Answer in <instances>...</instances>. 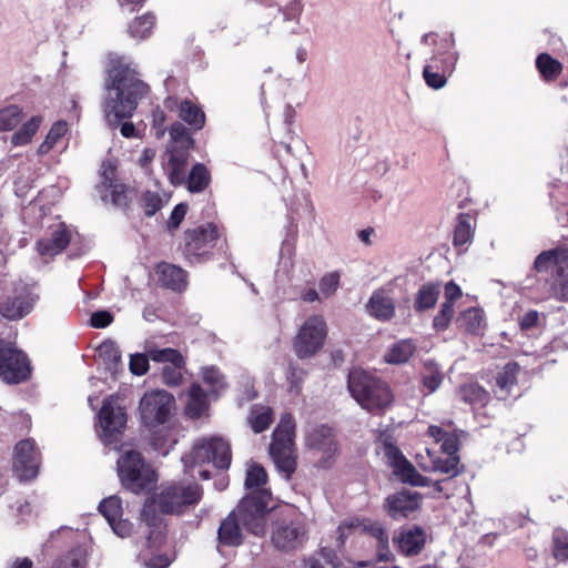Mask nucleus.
<instances>
[{
	"mask_svg": "<svg viewBox=\"0 0 568 568\" xmlns=\"http://www.w3.org/2000/svg\"><path fill=\"white\" fill-rule=\"evenodd\" d=\"M351 534H368L377 541V557L379 561H388L393 555L388 548V534L383 525L368 518H354L338 526V541L344 545Z\"/></svg>",
	"mask_w": 568,
	"mask_h": 568,
	"instance_id": "nucleus-13",
	"label": "nucleus"
},
{
	"mask_svg": "<svg viewBox=\"0 0 568 568\" xmlns=\"http://www.w3.org/2000/svg\"><path fill=\"white\" fill-rule=\"evenodd\" d=\"M455 310L453 306L448 304H442L439 312L433 320V327L437 332H443L448 328L452 318L454 316Z\"/></svg>",
	"mask_w": 568,
	"mask_h": 568,
	"instance_id": "nucleus-56",
	"label": "nucleus"
},
{
	"mask_svg": "<svg viewBox=\"0 0 568 568\" xmlns=\"http://www.w3.org/2000/svg\"><path fill=\"white\" fill-rule=\"evenodd\" d=\"M519 369L520 367L517 363L510 362L506 364L500 372L497 373L496 385L500 392V397H505L510 393L513 386L517 382Z\"/></svg>",
	"mask_w": 568,
	"mask_h": 568,
	"instance_id": "nucleus-41",
	"label": "nucleus"
},
{
	"mask_svg": "<svg viewBox=\"0 0 568 568\" xmlns=\"http://www.w3.org/2000/svg\"><path fill=\"white\" fill-rule=\"evenodd\" d=\"M170 135L173 140V143L171 145L185 148L187 150L192 142L186 129L179 123L172 125L170 130Z\"/></svg>",
	"mask_w": 568,
	"mask_h": 568,
	"instance_id": "nucleus-59",
	"label": "nucleus"
},
{
	"mask_svg": "<svg viewBox=\"0 0 568 568\" xmlns=\"http://www.w3.org/2000/svg\"><path fill=\"white\" fill-rule=\"evenodd\" d=\"M143 348L155 363L185 366V359L178 349L171 347L160 348L151 338L144 341Z\"/></svg>",
	"mask_w": 568,
	"mask_h": 568,
	"instance_id": "nucleus-33",
	"label": "nucleus"
},
{
	"mask_svg": "<svg viewBox=\"0 0 568 568\" xmlns=\"http://www.w3.org/2000/svg\"><path fill=\"white\" fill-rule=\"evenodd\" d=\"M422 382L423 386L429 394L434 393L440 386L443 382V374L437 365L433 363H425Z\"/></svg>",
	"mask_w": 568,
	"mask_h": 568,
	"instance_id": "nucleus-51",
	"label": "nucleus"
},
{
	"mask_svg": "<svg viewBox=\"0 0 568 568\" xmlns=\"http://www.w3.org/2000/svg\"><path fill=\"white\" fill-rule=\"evenodd\" d=\"M150 444L155 452L166 456L179 439V428L175 425L166 423L151 430Z\"/></svg>",
	"mask_w": 568,
	"mask_h": 568,
	"instance_id": "nucleus-25",
	"label": "nucleus"
},
{
	"mask_svg": "<svg viewBox=\"0 0 568 568\" xmlns=\"http://www.w3.org/2000/svg\"><path fill=\"white\" fill-rule=\"evenodd\" d=\"M105 89L108 98L104 112L110 125H116L122 119L131 118L136 109L138 99L148 92V85L136 79L135 73L128 67L112 68Z\"/></svg>",
	"mask_w": 568,
	"mask_h": 568,
	"instance_id": "nucleus-1",
	"label": "nucleus"
},
{
	"mask_svg": "<svg viewBox=\"0 0 568 568\" xmlns=\"http://www.w3.org/2000/svg\"><path fill=\"white\" fill-rule=\"evenodd\" d=\"M436 457L430 449L425 448L424 452L416 454V463L424 471H433L435 469Z\"/></svg>",
	"mask_w": 568,
	"mask_h": 568,
	"instance_id": "nucleus-63",
	"label": "nucleus"
},
{
	"mask_svg": "<svg viewBox=\"0 0 568 568\" xmlns=\"http://www.w3.org/2000/svg\"><path fill=\"white\" fill-rule=\"evenodd\" d=\"M456 324L464 332L478 335L486 326L485 313L478 306L468 307L458 314Z\"/></svg>",
	"mask_w": 568,
	"mask_h": 568,
	"instance_id": "nucleus-31",
	"label": "nucleus"
},
{
	"mask_svg": "<svg viewBox=\"0 0 568 568\" xmlns=\"http://www.w3.org/2000/svg\"><path fill=\"white\" fill-rule=\"evenodd\" d=\"M427 434L435 439L437 443H442V450L447 456H457L459 449V436L453 424L449 422L445 427L430 425Z\"/></svg>",
	"mask_w": 568,
	"mask_h": 568,
	"instance_id": "nucleus-27",
	"label": "nucleus"
},
{
	"mask_svg": "<svg viewBox=\"0 0 568 568\" xmlns=\"http://www.w3.org/2000/svg\"><path fill=\"white\" fill-rule=\"evenodd\" d=\"M458 396L463 402L469 404L475 412L484 408L490 399L489 393L475 383L462 386Z\"/></svg>",
	"mask_w": 568,
	"mask_h": 568,
	"instance_id": "nucleus-35",
	"label": "nucleus"
},
{
	"mask_svg": "<svg viewBox=\"0 0 568 568\" xmlns=\"http://www.w3.org/2000/svg\"><path fill=\"white\" fill-rule=\"evenodd\" d=\"M347 387L358 405L369 413L381 414L394 400V395L385 382L362 369L351 371Z\"/></svg>",
	"mask_w": 568,
	"mask_h": 568,
	"instance_id": "nucleus-3",
	"label": "nucleus"
},
{
	"mask_svg": "<svg viewBox=\"0 0 568 568\" xmlns=\"http://www.w3.org/2000/svg\"><path fill=\"white\" fill-rule=\"evenodd\" d=\"M367 311L373 317L386 322L394 317L395 304L385 290H377L367 303Z\"/></svg>",
	"mask_w": 568,
	"mask_h": 568,
	"instance_id": "nucleus-28",
	"label": "nucleus"
},
{
	"mask_svg": "<svg viewBox=\"0 0 568 568\" xmlns=\"http://www.w3.org/2000/svg\"><path fill=\"white\" fill-rule=\"evenodd\" d=\"M454 47L455 41L452 36L440 39L436 52L424 67L423 75L428 87L438 90L446 84L447 77L453 73L458 60V53Z\"/></svg>",
	"mask_w": 568,
	"mask_h": 568,
	"instance_id": "nucleus-11",
	"label": "nucleus"
},
{
	"mask_svg": "<svg viewBox=\"0 0 568 568\" xmlns=\"http://www.w3.org/2000/svg\"><path fill=\"white\" fill-rule=\"evenodd\" d=\"M142 205L146 215H154L163 206V200L156 192H145L142 196Z\"/></svg>",
	"mask_w": 568,
	"mask_h": 568,
	"instance_id": "nucleus-58",
	"label": "nucleus"
},
{
	"mask_svg": "<svg viewBox=\"0 0 568 568\" xmlns=\"http://www.w3.org/2000/svg\"><path fill=\"white\" fill-rule=\"evenodd\" d=\"M41 463L40 453L32 439L20 440L13 452V471L21 480L34 479Z\"/></svg>",
	"mask_w": 568,
	"mask_h": 568,
	"instance_id": "nucleus-17",
	"label": "nucleus"
},
{
	"mask_svg": "<svg viewBox=\"0 0 568 568\" xmlns=\"http://www.w3.org/2000/svg\"><path fill=\"white\" fill-rule=\"evenodd\" d=\"M425 530L419 527L403 529L398 536L394 538V542L398 550L405 556L419 554L425 546Z\"/></svg>",
	"mask_w": 568,
	"mask_h": 568,
	"instance_id": "nucleus-24",
	"label": "nucleus"
},
{
	"mask_svg": "<svg viewBox=\"0 0 568 568\" xmlns=\"http://www.w3.org/2000/svg\"><path fill=\"white\" fill-rule=\"evenodd\" d=\"M116 166L111 160H106L101 165V182L98 186H105L109 183L116 182Z\"/></svg>",
	"mask_w": 568,
	"mask_h": 568,
	"instance_id": "nucleus-61",
	"label": "nucleus"
},
{
	"mask_svg": "<svg viewBox=\"0 0 568 568\" xmlns=\"http://www.w3.org/2000/svg\"><path fill=\"white\" fill-rule=\"evenodd\" d=\"M534 268L538 273H550L551 282L545 286L541 300L550 297L568 301V251L557 247L541 252L535 260Z\"/></svg>",
	"mask_w": 568,
	"mask_h": 568,
	"instance_id": "nucleus-4",
	"label": "nucleus"
},
{
	"mask_svg": "<svg viewBox=\"0 0 568 568\" xmlns=\"http://www.w3.org/2000/svg\"><path fill=\"white\" fill-rule=\"evenodd\" d=\"M158 281L162 286L173 291H182L186 286L185 272L169 263H160L156 266Z\"/></svg>",
	"mask_w": 568,
	"mask_h": 568,
	"instance_id": "nucleus-30",
	"label": "nucleus"
},
{
	"mask_svg": "<svg viewBox=\"0 0 568 568\" xmlns=\"http://www.w3.org/2000/svg\"><path fill=\"white\" fill-rule=\"evenodd\" d=\"M267 509L264 496H246L241 500L233 513H237L236 517L239 521L250 532L255 536H263L266 531L265 516Z\"/></svg>",
	"mask_w": 568,
	"mask_h": 568,
	"instance_id": "nucleus-16",
	"label": "nucleus"
},
{
	"mask_svg": "<svg viewBox=\"0 0 568 568\" xmlns=\"http://www.w3.org/2000/svg\"><path fill=\"white\" fill-rule=\"evenodd\" d=\"M68 131L69 126L65 121H57L53 123L44 141L39 145L38 154L44 155L49 153L54 148V145H57L58 142L68 133Z\"/></svg>",
	"mask_w": 568,
	"mask_h": 568,
	"instance_id": "nucleus-46",
	"label": "nucleus"
},
{
	"mask_svg": "<svg viewBox=\"0 0 568 568\" xmlns=\"http://www.w3.org/2000/svg\"><path fill=\"white\" fill-rule=\"evenodd\" d=\"M302 12H303L302 3L298 1H293V2L288 3L283 10L284 21L294 22V23L298 24L301 21Z\"/></svg>",
	"mask_w": 568,
	"mask_h": 568,
	"instance_id": "nucleus-62",
	"label": "nucleus"
},
{
	"mask_svg": "<svg viewBox=\"0 0 568 568\" xmlns=\"http://www.w3.org/2000/svg\"><path fill=\"white\" fill-rule=\"evenodd\" d=\"M0 378L8 384H19L31 375L30 362L24 353L8 345L6 356L0 363Z\"/></svg>",
	"mask_w": 568,
	"mask_h": 568,
	"instance_id": "nucleus-18",
	"label": "nucleus"
},
{
	"mask_svg": "<svg viewBox=\"0 0 568 568\" xmlns=\"http://www.w3.org/2000/svg\"><path fill=\"white\" fill-rule=\"evenodd\" d=\"M150 356L144 353H135L130 355L129 368L133 375L142 376L149 371Z\"/></svg>",
	"mask_w": 568,
	"mask_h": 568,
	"instance_id": "nucleus-54",
	"label": "nucleus"
},
{
	"mask_svg": "<svg viewBox=\"0 0 568 568\" xmlns=\"http://www.w3.org/2000/svg\"><path fill=\"white\" fill-rule=\"evenodd\" d=\"M213 396L204 390L200 384H192L187 390V400L185 405V414L191 418H199L204 415L209 408Z\"/></svg>",
	"mask_w": 568,
	"mask_h": 568,
	"instance_id": "nucleus-26",
	"label": "nucleus"
},
{
	"mask_svg": "<svg viewBox=\"0 0 568 568\" xmlns=\"http://www.w3.org/2000/svg\"><path fill=\"white\" fill-rule=\"evenodd\" d=\"M306 538L303 521L296 515L295 509L288 508L285 518L277 524L272 534L274 546L282 550H292L300 547Z\"/></svg>",
	"mask_w": 568,
	"mask_h": 568,
	"instance_id": "nucleus-15",
	"label": "nucleus"
},
{
	"mask_svg": "<svg viewBox=\"0 0 568 568\" xmlns=\"http://www.w3.org/2000/svg\"><path fill=\"white\" fill-rule=\"evenodd\" d=\"M219 237L217 227L206 224L186 233L185 254L189 257H204Z\"/></svg>",
	"mask_w": 568,
	"mask_h": 568,
	"instance_id": "nucleus-19",
	"label": "nucleus"
},
{
	"mask_svg": "<svg viewBox=\"0 0 568 568\" xmlns=\"http://www.w3.org/2000/svg\"><path fill=\"white\" fill-rule=\"evenodd\" d=\"M536 67L546 81H552L562 71V64L548 53H540L536 59Z\"/></svg>",
	"mask_w": 568,
	"mask_h": 568,
	"instance_id": "nucleus-47",
	"label": "nucleus"
},
{
	"mask_svg": "<svg viewBox=\"0 0 568 568\" xmlns=\"http://www.w3.org/2000/svg\"><path fill=\"white\" fill-rule=\"evenodd\" d=\"M376 444L377 453L383 455L386 464L393 469L394 475L402 483L420 487L429 485V479L422 476L413 464L403 455L390 432H379Z\"/></svg>",
	"mask_w": 568,
	"mask_h": 568,
	"instance_id": "nucleus-7",
	"label": "nucleus"
},
{
	"mask_svg": "<svg viewBox=\"0 0 568 568\" xmlns=\"http://www.w3.org/2000/svg\"><path fill=\"white\" fill-rule=\"evenodd\" d=\"M474 229V219L469 214H459L454 230V246L459 247L460 251L466 250L465 246L473 240Z\"/></svg>",
	"mask_w": 568,
	"mask_h": 568,
	"instance_id": "nucleus-38",
	"label": "nucleus"
},
{
	"mask_svg": "<svg viewBox=\"0 0 568 568\" xmlns=\"http://www.w3.org/2000/svg\"><path fill=\"white\" fill-rule=\"evenodd\" d=\"M266 471L260 465H252L246 473L245 486L248 489L260 487L266 483Z\"/></svg>",
	"mask_w": 568,
	"mask_h": 568,
	"instance_id": "nucleus-57",
	"label": "nucleus"
},
{
	"mask_svg": "<svg viewBox=\"0 0 568 568\" xmlns=\"http://www.w3.org/2000/svg\"><path fill=\"white\" fill-rule=\"evenodd\" d=\"M88 551L85 547L78 546L58 557L50 568H87Z\"/></svg>",
	"mask_w": 568,
	"mask_h": 568,
	"instance_id": "nucleus-39",
	"label": "nucleus"
},
{
	"mask_svg": "<svg viewBox=\"0 0 568 568\" xmlns=\"http://www.w3.org/2000/svg\"><path fill=\"white\" fill-rule=\"evenodd\" d=\"M126 425V414L123 407L118 403V398L111 396L103 402L99 412V436L106 444L118 442Z\"/></svg>",
	"mask_w": 568,
	"mask_h": 568,
	"instance_id": "nucleus-14",
	"label": "nucleus"
},
{
	"mask_svg": "<svg viewBox=\"0 0 568 568\" xmlns=\"http://www.w3.org/2000/svg\"><path fill=\"white\" fill-rule=\"evenodd\" d=\"M184 366L165 365L162 369L163 383L168 386H178L182 381V371Z\"/></svg>",
	"mask_w": 568,
	"mask_h": 568,
	"instance_id": "nucleus-60",
	"label": "nucleus"
},
{
	"mask_svg": "<svg viewBox=\"0 0 568 568\" xmlns=\"http://www.w3.org/2000/svg\"><path fill=\"white\" fill-rule=\"evenodd\" d=\"M294 436V418L291 414H284L273 432L270 455L277 470L286 480L291 479L297 466Z\"/></svg>",
	"mask_w": 568,
	"mask_h": 568,
	"instance_id": "nucleus-5",
	"label": "nucleus"
},
{
	"mask_svg": "<svg viewBox=\"0 0 568 568\" xmlns=\"http://www.w3.org/2000/svg\"><path fill=\"white\" fill-rule=\"evenodd\" d=\"M305 445L323 454V466H326L337 452L333 429L327 426H315L310 429L305 436Z\"/></svg>",
	"mask_w": 568,
	"mask_h": 568,
	"instance_id": "nucleus-23",
	"label": "nucleus"
},
{
	"mask_svg": "<svg viewBox=\"0 0 568 568\" xmlns=\"http://www.w3.org/2000/svg\"><path fill=\"white\" fill-rule=\"evenodd\" d=\"M341 275L338 272H331L325 274L320 281L321 294L327 298L331 297L339 286Z\"/></svg>",
	"mask_w": 568,
	"mask_h": 568,
	"instance_id": "nucleus-55",
	"label": "nucleus"
},
{
	"mask_svg": "<svg viewBox=\"0 0 568 568\" xmlns=\"http://www.w3.org/2000/svg\"><path fill=\"white\" fill-rule=\"evenodd\" d=\"M203 384L207 387L210 395L216 399L227 387L224 375L215 366L203 367L200 372Z\"/></svg>",
	"mask_w": 568,
	"mask_h": 568,
	"instance_id": "nucleus-37",
	"label": "nucleus"
},
{
	"mask_svg": "<svg viewBox=\"0 0 568 568\" xmlns=\"http://www.w3.org/2000/svg\"><path fill=\"white\" fill-rule=\"evenodd\" d=\"M99 510L108 523H113L115 519L122 517L121 499L118 496H110L100 503Z\"/></svg>",
	"mask_w": 568,
	"mask_h": 568,
	"instance_id": "nucleus-50",
	"label": "nucleus"
},
{
	"mask_svg": "<svg viewBox=\"0 0 568 568\" xmlns=\"http://www.w3.org/2000/svg\"><path fill=\"white\" fill-rule=\"evenodd\" d=\"M178 105L179 116L193 126L195 130L203 128L205 123V115L203 111L195 105L192 101L183 100L179 104L175 99L169 98L165 100V106L173 110Z\"/></svg>",
	"mask_w": 568,
	"mask_h": 568,
	"instance_id": "nucleus-29",
	"label": "nucleus"
},
{
	"mask_svg": "<svg viewBox=\"0 0 568 568\" xmlns=\"http://www.w3.org/2000/svg\"><path fill=\"white\" fill-rule=\"evenodd\" d=\"M189 160V152L185 148L170 145L162 158V168L171 184L181 185L185 183V170Z\"/></svg>",
	"mask_w": 568,
	"mask_h": 568,
	"instance_id": "nucleus-21",
	"label": "nucleus"
},
{
	"mask_svg": "<svg viewBox=\"0 0 568 568\" xmlns=\"http://www.w3.org/2000/svg\"><path fill=\"white\" fill-rule=\"evenodd\" d=\"M118 471L122 485L134 494L151 488L158 480L155 471L134 450H129L120 457Z\"/></svg>",
	"mask_w": 568,
	"mask_h": 568,
	"instance_id": "nucleus-10",
	"label": "nucleus"
},
{
	"mask_svg": "<svg viewBox=\"0 0 568 568\" xmlns=\"http://www.w3.org/2000/svg\"><path fill=\"white\" fill-rule=\"evenodd\" d=\"M36 298L31 286L22 281L6 278L0 282V314L8 320H19L27 315Z\"/></svg>",
	"mask_w": 568,
	"mask_h": 568,
	"instance_id": "nucleus-9",
	"label": "nucleus"
},
{
	"mask_svg": "<svg viewBox=\"0 0 568 568\" xmlns=\"http://www.w3.org/2000/svg\"><path fill=\"white\" fill-rule=\"evenodd\" d=\"M70 232L64 224H58L36 243L38 254L50 260L60 254L70 243Z\"/></svg>",
	"mask_w": 568,
	"mask_h": 568,
	"instance_id": "nucleus-22",
	"label": "nucleus"
},
{
	"mask_svg": "<svg viewBox=\"0 0 568 568\" xmlns=\"http://www.w3.org/2000/svg\"><path fill=\"white\" fill-rule=\"evenodd\" d=\"M210 181V172L202 163L193 165L187 179L185 178L187 190L192 193H199L205 190L209 186Z\"/></svg>",
	"mask_w": 568,
	"mask_h": 568,
	"instance_id": "nucleus-42",
	"label": "nucleus"
},
{
	"mask_svg": "<svg viewBox=\"0 0 568 568\" xmlns=\"http://www.w3.org/2000/svg\"><path fill=\"white\" fill-rule=\"evenodd\" d=\"M23 110L17 104H9L0 109V132H10L22 122Z\"/></svg>",
	"mask_w": 568,
	"mask_h": 568,
	"instance_id": "nucleus-44",
	"label": "nucleus"
},
{
	"mask_svg": "<svg viewBox=\"0 0 568 568\" xmlns=\"http://www.w3.org/2000/svg\"><path fill=\"white\" fill-rule=\"evenodd\" d=\"M203 491L197 484H172L164 487L161 493L152 499L145 501L141 517L150 527H155L149 536V540L161 541L162 530L161 520L155 514L159 508L162 514H182L189 507L200 503Z\"/></svg>",
	"mask_w": 568,
	"mask_h": 568,
	"instance_id": "nucleus-2",
	"label": "nucleus"
},
{
	"mask_svg": "<svg viewBox=\"0 0 568 568\" xmlns=\"http://www.w3.org/2000/svg\"><path fill=\"white\" fill-rule=\"evenodd\" d=\"M460 287L453 281L448 282L444 287L445 301L443 304H448L454 307L455 301L462 296Z\"/></svg>",
	"mask_w": 568,
	"mask_h": 568,
	"instance_id": "nucleus-64",
	"label": "nucleus"
},
{
	"mask_svg": "<svg viewBox=\"0 0 568 568\" xmlns=\"http://www.w3.org/2000/svg\"><path fill=\"white\" fill-rule=\"evenodd\" d=\"M43 122L41 115H33L11 135L10 143L12 146H23L29 144Z\"/></svg>",
	"mask_w": 568,
	"mask_h": 568,
	"instance_id": "nucleus-36",
	"label": "nucleus"
},
{
	"mask_svg": "<svg viewBox=\"0 0 568 568\" xmlns=\"http://www.w3.org/2000/svg\"><path fill=\"white\" fill-rule=\"evenodd\" d=\"M328 335L327 323L323 315L312 314L307 316L292 341L294 354L300 359H308L320 353Z\"/></svg>",
	"mask_w": 568,
	"mask_h": 568,
	"instance_id": "nucleus-8",
	"label": "nucleus"
},
{
	"mask_svg": "<svg viewBox=\"0 0 568 568\" xmlns=\"http://www.w3.org/2000/svg\"><path fill=\"white\" fill-rule=\"evenodd\" d=\"M174 409L175 398L164 389L146 392L139 403L141 423L149 430L170 423Z\"/></svg>",
	"mask_w": 568,
	"mask_h": 568,
	"instance_id": "nucleus-12",
	"label": "nucleus"
},
{
	"mask_svg": "<svg viewBox=\"0 0 568 568\" xmlns=\"http://www.w3.org/2000/svg\"><path fill=\"white\" fill-rule=\"evenodd\" d=\"M97 353L109 371L116 372L121 366L122 354L115 342L111 339L102 342L98 346Z\"/></svg>",
	"mask_w": 568,
	"mask_h": 568,
	"instance_id": "nucleus-40",
	"label": "nucleus"
},
{
	"mask_svg": "<svg viewBox=\"0 0 568 568\" xmlns=\"http://www.w3.org/2000/svg\"><path fill=\"white\" fill-rule=\"evenodd\" d=\"M422 496L417 491L403 489L386 498L385 507L394 519L406 518L419 509Z\"/></svg>",
	"mask_w": 568,
	"mask_h": 568,
	"instance_id": "nucleus-20",
	"label": "nucleus"
},
{
	"mask_svg": "<svg viewBox=\"0 0 568 568\" xmlns=\"http://www.w3.org/2000/svg\"><path fill=\"white\" fill-rule=\"evenodd\" d=\"M416 351V344L413 339H400L392 344L384 355V361L388 364H404L413 356Z\"/></svg>",
	"mask_w": 568,
	"mask_h": 568,
	"instance_id": "nucleus-34",
	"label": "nucleus"
},
{
	"mask_svg": "<svg viewBox=\"0 0 568 568\" xmlns=\"http://www.w3.org/2000/svg\"><path fill=\"white\" fill-rule=\"evenodd\" d=\"M272 409L266 406H254L248 416V423L255 433L265 430L272 423Z\"/></svg>",
	"mask_w": 568,
	"mask_h": 568,
	"instance_id": "nucleus-48",
	"label": "nucleus"
},
{
	"mask_svg": "<svg viewBox=\"0 0 568 568\" xmlns=\"http://www.w3.org/2000/svg\"><path fill=\"white\" fill-rule=\"evenodd\" d=\"M458 456H446L445 459L436 457L435 469L432 473H442L450 476L458 475Z\"/></svg>",
	"mask_w": 568,
	"mask_h": 568,
	"instance_id": "nucleus-53",
	"label": "nucleus"
},
{
	"mask_svg": "<svg viewBox=\"0 0 568 568\" xmlns=\"http://www.w3.org/2000/svg\"><path fill=\"white\" fill-rule=\"evenodd\" d=\"M236 514L237 513L231 511L221 523L217 531L220 545L235 547L242 544L243 535L240 526L241 523L239 521Z\"/></svg>",
	"mask_w": 568,
	"mask_h": 568,
	"instance_id": "nucleus-32",
	"label": "nucleus"
},
{
	"mask_svg": "<svg viewBox=\"0 0 568 568\" xmlns=\"http://www.w3.org/2000/svg\"><path fill=\"white\" fill-rule=\"evenodd\" d=\"M231 447L229 442L219 436L202 438L196 442L192 450L182 457L185 473L194 477V468L205 464H213L216 468H229L231 465Z\"/></svg>",
	"mask_w": 568,
	"mask_h": 568,
	"instance_id": "nucleus-6",
	"label": "nucleus"
},
{
	"mask_svg": "<svg viewBox=\"0 0 568 568\" xmlns=\"http://www.w3.org/2000/svg\"><path fill=\"white\" fill-rule=\"evenodd\" d=\"M552 554L559 561L568 560V531L560 528L554 530Z\"/></svg>",
	"mask_w": 568,
	"mask_h": 568,
	"instance_id": "nucleus-52",
	"label": "nucleus"
},
{
	"mask_svg": "<svg viewBox=\"0 0 568 568\" xmlns=\"http://www.w3.org/2000/svg\"><path fill=\"white\" fill-rule=\"evenodd\" d=\"M154 17L149 13L135 19L129 27L130 36L138 40L148 38L154 27Z\"/></svg>",
	"mask_w": 568,
	"mask_h": 568,
	"instance_id": "nucleus-49",
	"label": "nucleus"
},
{
	"mask_svg": "<svg viewBox=\"0 0 568 568\" xmlns=\"http://www.w3.org/2000/svg\"><path fill=\"white\" fill-rule=\"evenodd\" d=\"M99 194L102 201H110L116 206H123L126 204V187L119 181L109 183L105 186H98Z\"/></svg>",
	"mask_w": 568,
	"mask_h": 568,
	"instance_id": "nucleus-45",
	"label": "nucleus"
},
{
	"mask_svg": "<svg viewBox=\"0 0 568 568\" xmlns=\"http://www.w3.org/2000/svg\"><path fill=\"white\" fill-rule=\"evenodd\" d=\"M440 294L439 284H425L423 285L415 298V310L420 312L432 308L436 303Z\"/></svg>",
	"mask_w": 568,
	"mask_h": 568,
	"instance_id": "nucleus-43",
	"label": "nucleus"
}]
</instances>
